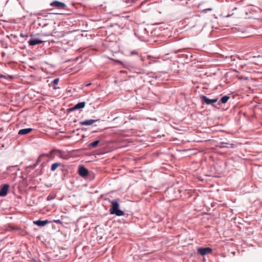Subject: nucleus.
<instances>
[{
  "mask_svg": "<svg viewBox=\"0 0 262 262\" xmlns=\"http://www.w3.org/2000/svg\"><path fill=\"white\" fill-rule=\"evenodd\" d=\"M54 198H55V197H54V196L51 195H49L47 197V200H48V201H50V200H52L54 199Z\"/></svg>",
  "mask_w": 262,
  "mask_h": 262,
  "instance_id": "a211bd4d",
  "label": "nucleus"
},
{
  "mask_svg": "<svg viewBox=\"0 0 262 262\" xmlns=\"http://www.w3.org/2000/svg\"><path fill=\"white\" fill-rule=\"evenodd\" d=\"M85 103L84 102H81L78 103L77 104H76L74 106L73 109V110H78V109H80V108H82L85 106Z\"/></svg>",
  "mask_w": 262,
  "mask_h": 262,
  "instance_id": "f8f14e48",
  "label": "nucleus"
},
{
  "mask_svg": "<svg viewBox=\"0 0 262 262\" xmlns=\"http://www.w3.org/2000/svg\"><path fill=\"white\" fill-rule=\"evenodd\" d=\"M43 41L39 39L34 38L31 39L29 41V45L30 46H35L36 45L40 44L42 43Z\"/></svg>",
  "mask_w": 262,
  "mask_h": 262,
  "instance_id": "6e6552de",
  "label": "nucleus"
},
{
  "mask_svg": "<svg viewBox=\"0 0 262 262\" xmlns=\"http://www.w3.org/2000/svg\"><path fill=\"white\" fill-rule=\"evenodd\" d=\"M230 146H231V147H233V144H230Z\"/></svg>",
  "mask_w": 262,
  "mask_h": 262,
  "instance_id": "b1692460",
  "label": "nucleus"
},
{
  "mask_svg": "<svg viewBox=\"0 0 262 262\" xmlns=\"http://www.w3.org/2000/svg\"><path fill=\"white\" fill-rule=\"evenodd\" d=\"M32 130V129L31 128L21 129L19 130L18 134L19 135H24L30 133Z\"/></svg>",
  "mask_w": 262,
  "mask_h": 262,
  "instance_id": "9d476101",
  "label": "nucleus"
},
{
  "mask_svg": "<svg viewBox=\"0 0 262 262\" xmlns=\"http://www.w3.org/2000/svg\"><path fill=\"white\" fill-rule=\"evenodd\" d=\"M49 222H50L48 221V220H45V221L38 220V221H34L33 223L35 225H37L38 226L42 227V226H45V225H46Z\"/></svg>",
  "mask_w": 262,
  "mask_h": 262,
  "instance_id": "1a4fd4ad",
  "label": "nucleus"
},
{
  "mask_svg": "<svg viewBox=\"0 0 262 262\" xmlns=\"http://www.w3.org/2000/svg\"><path fill=\"white\" fill-rule=\"evenodd\" d=\"M50 5L52 7H54L60 9H64L66 6L63 3L59 1H54L50 4Z\"/></svg>",
  "mask_w": 262,
  "mask_h": 262,
  "instance_id": "20e7f679",
  "label": "nucleus"
},
{
  "mask_svg": "<svg viewBox=\"0 0 262 262\" xmlns=\"http://www.w3.org/2000/svg\"><path fill=\"white\" fill-rule=\"evenodd\" d=\"M20 234L22 235H25L27 234V232L26 231H21V232L20 233Z\"/></svg>",
  "mask_w": 262,
  "mask_h": 262,
  "instance_id": "aec40b11",
  "label": "nucleus"
},
{
  "mask_svg": "<svg viewBox=\"0 0 262 262\" xmlns=\"http://www.w3.org/2000/svg\"><path fill=\"white\" fill-rule=\"evenodd\" d=\"M111 204L112 206L110 209L111 214H116L117 216H122L124 214L123 211L119 209V204L116 201H113Z\"/></svg>",
  "mask_w": 262,
  "mask_h": 262,
  "instance_id": "f257e3e1",
  "label": "nucleus"
},
{
  "mask_svg": "<svg viewBox=\"0 0 262 262\" xmlns=\"http://www.w3.org/2000/svg\"><path fill=\"white\" fill-rule=\"evenodd\" d=\"M59 166H60V164L59 163H53L51 166V170L53 171Z\"/></svg>",
  "mask_w": 262,
  "mask_h": 262,
  "instance_id": "ddd939ff",
  "label": "nucleus"
},
{
  "mask_svg": "<svg viewBox=\"0 0 262 262\" xmlns=\"http://www.w3.org/2000/svg\"><path fill=\"white\" fill-rule=\"evenodd\" d=\"M201 99L203 102L205 103L207 105L212 104L213 103H215L218 101L217 98L210 99L204 95L201 96Z\"/></svg>",
  "mask_w": 262,
  "mask_h": 262,
  "instance_id": "f03ea898",
  "label": "nucleus"
},
{
  "mask_svg": "<svg viewBox=\"0 0 262 262\" xmlns=\"http://www.w3.org/2000/svg\"><path fill=\"white\" fill-rule=\"evenodd\" d=\"M131 55H135V54H137V53L136 52V51H132L131 53H130Z\"/></svg>",
  "mask_w": 262,
  "mask_h": 262,
  "instance_id": "4be33fe9",
  "label": "nucleus"
},
{
  "mask_svg": "<svg viewBox=\"0 0 262 262\" xmlns=\"http://www.w3.org/2000/svg\"><path fill=\"white\" fill-rule=\"evenodd\" d=\"M96 120L93 119H90L88 120H85L83 121H81L79 122L80 125H90L95 122Z\"/></svg>",
  "mask_w": 262,
  "mask_h": 262,
  "instance_id": "9b49d317",
  "label": "nucleus"
},
{
  "mask_svg": "<svg viewBox=\"0 0 262 262\" xmlns=\"http://www.w3.org/2000/svg\"><path fill=\"white\" fill-rule=\"evenodd\" d=\"M113 60L114 61H116V62L119 63H120L121 64H123L122 62L121 61L119 60H114V59H113Z\"/></svg>",
  "mask_w": 262,
  "mask_h": 262,
  "instance_id": "412c9836",
  "label": "nucleus"
},
{
  "mask_svg": "<svg viewBox=\"0 0 262 262\" xmlns=\"http://www.w3.org/2000/svg\"><path fill=\"white\" fill-rule=\"evenodd\" d=\"M0 77H3V78H6V76H3V75H1L0 76Z\"/></svg>",
  "mask_w": 262,
  "mask_h": 262,
  "instance_id": "5701e85b",
  "label": "nucleus"
},
{
  "mask_svg": "<svg viewBox=\"0 0 262 262\" xmlns=\"http://www.w3.org/2000/svg\"><path fill=\"white\" fill-rule=\"evenodd\" d=\"M9 187V184H5L2 186L0 189V196H5L7 194Z\"/></svg>",
  "mask_w": 262,
  "mask_h": 262,
  "instance_id": "39448f33",
  "label": "nucleus"
},
{
  "mask_svg": "<svg viewBox=\"0 0 262 262\" xmlns=\"http://www.w3.org/2000/svg\"><path fill=\"white\" fill-rule=\"evenodd\" d=\"M53 222L56 224H61V221L60 220H53Z\"/></svg>",
  "mask_w": 262,
  "mask_h": 262,
  "instance_id": "6ab92c4d",
  "label": "nucleus"
},
{
  "mask_svg": "<svg viewBox=\"0 0 262 262\" xmlns=\"http://www.w3.org/2000/svg\"><path fill=\"white\" fill-rule=\"evenodd\" d=\"M78 173L80 176L85 177L88 175L89 171L84 166H81L79 167Z\"/></svg>",
  "mask_w": 262,
  "mask_h": 262,
  "instance_id": "423d86ee",
  "label": "nucleus"
},
{
  "mask_svg": "<svg viewBox=\"0 0 262 262\" xmlns=\"http://www.w3.org/2000/svg\"><path fill=\"white\" fill-rule=\"evenodd\" d=\"M230 97L228 96H223L221 99V102L222 103H226L227 101L229 99Z\"/></svg>",
  "mask_w": 262,
  "mask_h": 262,
  "instance_id": "2eb2a0df",
  "label": "nucleus"
},
{
  "mask_svg": "<svg viewBox=\"0 0 262 262\" xmlns=\"http://www.w3.org/2000/svg\"><path fill=\"white\" fill-rule=\"evenodd\" d=\"M197 251L198 253L201 255H205L211 253L212 251V249L209 247L199 248L197 249Z\"/></svg>",
  "mask_w": 262,
  "mask_h": 262,
  "instance_id": "7ed1b4c3",
  "label": "nucleus"
},
{
  "mask_svg": "<svg viewBox=\"0 0 262 262\" xmlns=\"http://www.w3.org/2000/svg\"><path fill=\"white\" fill-rule=\"evenodd\" d=\"M224 144H228V143H227L221 142L220 145H217V147H219V148H224L226 146L223 145Z\"/></svg>",
  "mask_w": 262,
  "mask_h": 262,
  "instance_id": "dca6fc26",
  "label": "nucleus"
},
{
  "mask_svg": "<svg viewBox=\"0 0 262 262\" xmlns=\"http://www.w3.org/2000/svg\"><path fill=\"white\" fill-rule=\"evenodd\" d=\"M54 152H60L61 151L59 150H57V149H53V150H52L49 154H42L41 155H40L39 158H38V161H40L41 160V159L42 157H52L53 154Z\"/></svg>",
  "mask_w": 262,
  "mask_h": 262,
  "instance_id": "0eeeda50",
  "label": "nucleus"
},
{
  "mask_svg": "<svg viewBox=\"0 0 262 262\" xmlns=\"http://www.w3.org/2000/svg\"><path fill=\"white\" fill-rule=\"evenodd\" d=\"M100 141L99 140H96V141H95L94 142H93L92 143H91L90 144H89V146L91 147H93V148H94V147H96L97 146L98 143H99Z\"/></svg>",
  "mask_w": 262,
  "mask_h": 262,
  "instance_id": "4468645a",
  "label": "nucleus"
},
{
  "mask_svg": "<svg viewBox=\"0 0 262 262\" xmlns=\"http://www.w3.org/2000/svg\"><path fill=\"white\" fill-rule=\"evenodd\" d=\"M58 81H59V79L56 78V79H54V80L53 81V84L54 85H56L58 84Z\"/></svg>",
  "mask_w": 262,
  "mask_h": 262,
  "instance_id": "f3484780",
  "label": "nucleus"
}]
</instances>
